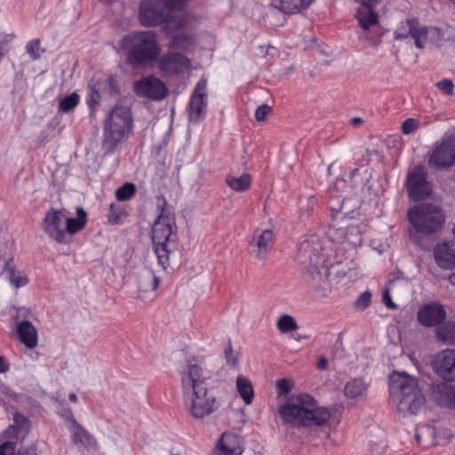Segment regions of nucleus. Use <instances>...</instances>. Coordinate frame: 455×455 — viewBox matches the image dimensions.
Listing matches in <instances>:
<instances>
[{
	"instance_id": "obj_1",
	"label": "nucleus",
	"mask_w": 455,
	"mask_h": 455,
	"mask_svg": "<svg viewBox=\"0 0 455 455\" xmlns=\"http://www.w3.org/2000/svg\"><path fill=\"white\" fill-rule=\"evenodd\" d=\"M315 237L306 239L298 248V259L303 263L308 259L305 279L315 288H320L324 282L339 283L350 268L340 261L331 263L325 254L319 252V249L315 246Z\"/></svg>"
},
{
	"instance_id": "obj_2",
	"label": "nucleus",
	"mask_w": 455,
	"mask_h": 455,
	"mask_svg": "<svg viewBox=\"0 0 455 455\" xmlns=\"http://www.w3.org/2000/svg\"><path fill=\"white\" fill-rule=\"evenodd\" d=\"M185 395L189 400L188 411L197 419L215 411L219 403L213 392L208 388L204 371L196 359L187 361V370L181 378Z\"/></svg>"
},
{
	"instance_id": "obj_3",
	"label": "nucleus",
	"mask_w": 455,
	"mask_h": 455,
	"mask_svg": "<svg viewBox=\"0 0 455 455\" xmlns=\"http://www.w3.org/2000/svg\"><path fill=\"white\" fill-rule=\"evenodd\" d=\"M283 424L289 427L303 428L325 426L331 411L325 406H318L315 398L302 394L289 399L278 408Z\"/></svg>"
},
{
	"instance_id": "obj_4",
	"label": "nucleus",
	"mask_w": 455,
	"mask_h": 455,
	"mask_svg": "<svg viewBox=\"0 0 455 455\" xmlns=\"http://www.w3.org/2000/svg\"><path fill=\"white\" fill-rule=\"evenodd\" d=\"M188 0H142L139 19L144 27H154L164 23L163 31L169 35L182 28L187 19L182 14H172V11L181 9Z\"/></svg>"
},
{
	"instance_id": "obj_5",
	"label": "nucleus",
	"mask_w": 455,
	"mask_h": 455,
	"mask_svg": "<svg viewBox=\"0 0 455 455\" xmlns=\"http://www.w3.org/2000/svg\"><path fill=\"white\" fill-rule=\"evenodd\" d=\"M121 45L127 52V62L134 67L156 61L161 52L156 35L152 31L130 33L123 37Z\"/></svg>"
},
{
	"instance_id": "obj_6",
	"label": "nucleus",
	"mask_w": 455,
	"mask_h": 455,
	"mask_svg": "<svg viewBox=\"0 0 455 455\" xmlns=\"http://www.w3.org/2000/svg\"><path fill=\"white\" fill-rule=\"evenodd\" d=\"M389 392L399 401L400 409L408 410L411 414H417L425 403L417 379L406 372L394 371L390 374Z\"/></svg>"
},
{
	"instance_id": "obj_7",
	"label": "nucleus",
	"mask_w": 455,
	"mask_h": 455,
	"mask_svg": "<svg viewBox=\"0 0 455 455\" xmlns=\"http://www.w3.org/2000/svg\"><path fill=\"white\" fill-rule=\"evenodd\" d=\"M345 201H342L340 208L336 210L340 217L336 216L330 225L327 235L333 242L345 243L359 247L363 242V234L367 229V225L363 221L348 216L347 209H345Z\"/></svg>"
},
{
	"instance_id": "obj_8",
	"label": "nucleus",
	"mask_w": 455,
	"mask_h": 455,
	"mask_svg": "<svg viewBox=\"0 0 455 455\" xmlns=\"http://www.w3.org/2000/svg\"><path fill=\"white\" fill-rule=\"evenodd\" d=\"M407 219L415 233L411 236L430 235L439 232L445 222L443 209L432 203L415 204L407 212Z\"/></svg>"
},
{
	"instance_id": "obj_9",
	"label": "nucleus",
	"mask_w": 455,
	"mask_h": 455,
	"mask_svg": "<svg viewBox=\"0 0 455 455\" xmlns=\"http://www.w3.org/2000/svg\"><path fill=\"white\" fill-rule=\"evenodd\" d=\"M132 131V116L129 108L115 106L104 123L102 148L113 152Z\"/></svg>"
},
{
	"instance_id": "obj_10",
	"label": "nucleus",
	"mask_w": 455,
	"mask_h": 455,
	"mask_svg": "<svg viewBox=\"0 0 455 455\" xmlns=\"http://www.w3.org/2000/svg\"><path fill=\"white\" fill-rule=\"evenodd\" d=\"M175 217L157 216L152 226V242L159 265L164 268L169 266L171 252L176 248L172 228Z\"/></svg>"
},
{
	"instance_id": "obj_11",
	"label": "nucleus",
	"mask_w": 455,
	"mask_h": 455,
	"mask_svg": "<svg viewBox=\"0 0 455 455\" xmlns=\"http://www.w3.org/2000/svg\"><path fill=\"white\" fill-rule=\"evenodd\" d=\"M406 188L408 196L415 202L424 200L431 195L432 186L427 180L424 165H416L408 172Z\"/></svg>"
},
{
	"instance_id": "obj_12",
	"label": "nucleus",
	"mask_w": 455,
	"mask_h": 455,
	"mask_svg": "<svg viewBox=\"0 0 455 455\" xmlns=\"http://www.w3.org/2000/svg\"><path fill=\"white\" fill-rule=\"evenodd\" d=\"M455 164V135L445 137L437 145L428 158L430 168L440 171Z\"/></svg>"
},
{
	"instance_id": "obj_13",
	"label": "nucleus",
	"mask_w": 455,
	"mask_h": 455,
	"mask_svg": "<svg viewBox=\"0 0 455 455\" xmlns=\"http://www.w3.org/2000/svg\"><path fill=\"white\" fill-rule=\"evenodd\" d=\"M133 91L138 96L153 100H163L168 94L165 84L154 76H148L136 81Z\"/></svg>"
},
{
	"instance_id": "obj_14",
	"label": "nucleus",
	"mask_w": 455,
	"mask_h": 455,
	"mask_svg": "<svg viewBox=\"0 0 455 455\" xmlns=\"http://www.w3.org/2000/svg\"><path fill=\"white\" fill-rule=\"evenodd\" d=\"M66 215L62 211L51 209L43 221L44 232L60 243H68V235L65 232Z\"/></svg>"
},
{
	"instance_id": "obj_15",
	"label": "nucleus",
	"mask_w": 455,
	"mask_h": 455,
	"mask_svg": "<svg viewBox=\"0 0 455 455\" xmlns=\"http://www.w3.org/2000/svg\"><path fill=\"white\" fill-rule=\"evenodd\" d=\"M207 106V80L200 79L189 102V121L198 123L204 119Z\"/></svg>"
},
{
	"instance_id": "obj_16",
	"label": "nucleus",
	"mask_w": 455,
	"mask_h": 455,
	"mask_svg": "<svg viewBox=\"0 0 455 455\" xmlns=\"http://www.w3.org/2000/svg\"><path fill=\"white\" fill-rule=\"evenodd\" d=\"M157 60L158 68L165 76L180 75L190 67V60L180 52H168Z\"/></svg>"
},
{
	"instance_id": "obj_17",
	"label": "nucleus",
	"mask_w": 455,
	"mask_h": 455,
	"mask_svg": "<svg viewBox=\"0 0 455 455\" xmlns=\"http://www.w3.org/2000/svg\"><path fill=\"white\" fill-rule=\"evenodd\" d=\"M275 243V235L272 229H256L250 242L252 254L258 259H266Z\"/></svg>"
},
{
	"instance_id": "obj_18",
	"label": "nucleus",
	"mask_w": 455,
	"mask_h": 455,
	"mask_svg": "<svg viewBox=\"0 0 455 455\" xmlns=\"http://www.w3.org/2000/svg\"><path fill=\"white\" fill-rule=\"evenodd\" d=\"M435 371L447 381L455 380V350L445 349L438 353L433 362Z\"/></svg>"
},
{
	"instance_id": "obj_19",
	"label": "nucleus",
	"mask_w": 455,
	"mask_h": 455,
	"mask_svg": "<svg viewBox=\"0 0 455 455\" xmlns=\"http://www.w3.org/2000/svg\"><path fill=\"white\" fill-rule=\"evenodd\" d=\"M434 259L436 265L446 270L455 268V241L437 243L434 248Z\"/></svg>"
},
{
	"instance_id": "obj_20",
	"label": "nucleus",
	"mask_w": 455,
	"mask_h": 455,
	"mask_svg": "<svg viewBox=\"0 0 455 455\" xmlns=\"http://www.w3.org/2000/svg\"><path fill=\"white\" fill-rule=\"evenodd\" d=\"M446 316L443 307L437 302H430L419 308L417 317L419 322L427 327L435 326Z\"/></svg>"
},
{
	"instance_id": "obj_21",
	"label": "nucleus",
	"mask_w": 455,
	"mask_h": 455,
	"mask_svg": "<svg viewBox=\"0 0 455 455\" xmlns=\"http://www.w3.org/2000/svg\"><path fill=\"white\" fill-rule=\"evenodd\" d=\"M243 442L238 435L223 433L219 439L213 455H242Z\"/></svg>"
},
{
	"instance_id": "obj_22",
	"label": "nucleus",
	"mask_w": 455,
	"mask_h": 455,
	"mask_svg": "<svg viewBox=\"0 0 455 455\" xmlns=\"http://www.w3.org/2000/svg\"><path fill=\"white\" fill-rule=\"evenodd\" d=\"M431 400L443 407L455 408V385L438 384L432 388Z\"/></svg>"
},
{
	"instance_id": "obj_23",
	"label": "nucleus",
	"mask_w": 455,
	"mask_h": 455,
	"mask_svg": "<svg viewBox=\"0 0 455 455\" xmlns=\"http://www.w3.org/2000/svg\"><path fill=\"white\" fill-rule=\"evenodd\" d=\"M362 6L359 7L355 14L361 28L367 30L371 26L378 23V14L373 10L374 4L360 0Z\"/></svg>"
},
{
	"instance_id": "obj_24",
	"label": "nucleus",
	"mask_w": 455,
	"mask_h": 455,
	"mask_svg": "<svg viewBox=\"0 0 455 455\" xmlns=\"http://www.w3.org/2000/svg\"><path fill=\"white\" fill-rule=\"evenodd\" d=\"M17 333L22 344L28 348L37 346V331L31 322L24 320L18 323Z\"/></svg>"
},
{
	"instance_id": "obj_25",
	"label": "nucleus",
	"mask_w": 455,
	"mask_h": 455,
	"mask_svg": "<svg viewBox=\"0 0 455 455\" xmlns=\"http://www.w3.org/2000/svg\"><path fill=\"white\" fill-rule=\"evenodd\" d=\"M72 442L78 446L88 449L96 445V441L91 434L76 420H73Z\"/></svg>"
},
{
	"instance_id": "obj_26",
	"label": "nucleus",
	"mask_w": 455,
	"mask_h": 455,
	"mask_svg": "<svg viewBox=\"0 0 455 455\" xmlns=\"http://www.w3.org/2000/svg\"><path fill=\"white\" fill-rule=\"evenodd\" d=\"M76 218H67L65 219V232L68 235V239L71 237V235L76 233L82 229L86 223V212L82 207L76 208Z\"/></svg>"
},
{
	"instance_id": "obj_27",
	"label": "nucleus",
	"mask_w": 455,
	"mask_h": 455,
	"mask_svg": "<svg viewBox=\"0 0 455 455\" xmlns=\"http://www.w3.org/2000/svg\"><path fill=\"white\" fill-rule=\"evenodd\" d=\"M367 388L368 384H366L363 379H351L344 387V395L348 399H355L365 395Z\"/></svg>"
},
{
	"instance_id": "obj_28",
	"label": "nucleus",
	"mask_w": 455,
	"mask_h": 455,
	"mask_svg": "<svg viewBox=\"0 0 455 455\" xmlns=\"http://www.w3.org/2000/svg\"><path fill=\"white\" fill-rule=\"evenodd\" d=\"M159 283L160 279L150 270L143 271L138 278V287L141 292L156 291Z\"/></svg>"
},
{
	"instance_id": "obj_29",
	"label": "nucleus",
	"mask_w": 455,
	"mask_h": 455,
	"mask_svg": "<svg viewBox=\"0 0 455 455\" xmlns=\"http://www.w3.org/2000/svg\"><path fill=\"white\" fill-rule=\"evenodd\" d=\"M236 388L243 402L246 404H251L254 397V391L251 381L243 376H238L236 379Z\"/></svg>"
},
{
	"instance_id": "obj_30",
	"label": "nucleus",
	"mask_w": 455,
	"mask_h": 455,
	"mask_svg": "<svg viewBox=\"0 0 455 455\" xmlns=\"http://www.w3.org/2000/svg\"><path fill=\"white\" fill-rule=\"evenodd\" d=\"M227 184L235 191L244 192L251 187V177L249 173H243L239 177L228 175L226 179Z\"/></svg>"
},
{
	"instance_id": "obj_31",
	"label": "nucleus",
	"mask_w": 455,
	"mask_h": 455,
	"mask_svg": "<svg viewBox=\"0 0 455 455\" xmlns=\"http://www.w3.org/2000/svg\"><path fill=\"white\" fill-rule=\"evenodd\" d=\"M194 44V37L191 35L184 33L175 34L168 44V49L172 50H188Z\"/></svg>"
},
{
	"instance_id": "obj_32",
	"label": "nucleus",
	"mask_w": 455,
	"mask_h": 455,
	"mask_svg": "<svg viewBox=\"0 0 455 455\" xmlns=\"http://www.w3.org/2000/svg\"><path fill=\"white\" fill-rule=\"evenodd\" d=\"M4 270L9 275L10 282L16 288L22 287L28 283V277L26 275H22L20 272L16 271L12 259H10L5 262Z\"/></svg>"
},
{
	"instance_id": "obj_33",
	"label": "nucleus",
	"mask_w": 455,
	"mask_h": 455,
	"mask_svg": "<svg viewBox=\"0 0 455 455\" xmlns=\"http://www.w3.org/2000/svg\"><path fill=\"white\" fill-rule=\"evenodd\" d=\"M436 337L439 340L455 344V322H446L436 329Z\"/></svg>"
},
{
	"instance_id": "obj_34",
	"label": "nucleus",
	"mask_w": 455,
	"mask_h": 455,
	"mask_svg": "<svg viewBox=\"0 0 455 455\" xmlns=\"http://www.w3.org/2000/svg\"><path fill=\"white\" fill-rule=\"evenodd\" d=\"M412 28V38L414 40V44L417 48L422 49L424 48L428 42V36H427V32H428V27L421 26L419 21L418 20L417 27Z\"/></svg>"
},
{
	"instance_id": "obj_35",
	"label": "nucleus",
	"mask_w": 455,
	"mask_h": 455,
	"mask_svg": "<svg viewBox=\"0 0 455 455\" xmlns=\"http://www.w3.org/2000/svg\"><path fill=\"white\" fill-rule=\"evenodd\" d=\"M446 32L447 28L439 29L436 27H428V32H427L428 42L437 47L444 46L447 42V35H444Z\"/></svg>"
},
{
	"instance_id": "obj_36",
	"label": "nucleus",
	"mask_w": 455,
	"mask_h": 455,
	"mask_svg": "<svg viewBox=\"0 0 455 455\" xmlns=\"http://www.w3.org/2000/svg\"><path fill=\"white\" fill-rule=\"evenodd\" d=\"M276 327L282 333H287L296 331L299 325L292 315L284 314L278 318Z\"/></svg>"
},
{
	"instance_id": "obj_37",
	"label": "nucleus",
	"mask_w": 455,
	"mask_h": 455,
	"mask_svg": "<svg viewBox=\"0 0 455 455\" xmlns=\"http://www.w3.org/2000/svg\"><path fill=\"white\" fill-rule=\"evenodd\" d=\"M275 6L284 13H296L303 10L299 0H276Z\"/></svg>"
},
{
	"instance_id": "obj_38",
	"label": "nucleus",
	"mask_w": 455,
	"mask_h": 455,
	"mask_svg": "<svg viewBox=\"0 0 455 455\" xmlns=\"http://www.w3.org/2000/svg\"><path fill=\"white\" fill-rule=\"evenodd\" d=\"M418 19H409L406 20L404 24H401V26L395 32V38L396 40H402L407 38L409 36L412 38V28L417 27Z\"/></svg>"
},
{
	"instance_id": "obj_39",
	"label": "nucleus",
	"mask_w": 455,
	"mask_h": 455,
	"mask_svg": "<svg viewBox=\"0 0 455 455\" xmlns=\"http://www.w3.org/2000/svg\"><path fill=\"white\" fill-rule=\"evenodd\" d=\"M78 102V94L76 92H73L60 100L59 110L63 113H69L77 106Z\"/></svg>"
},
{
	"instance_id": "obj_40",
	"label": "nucleus",
	"mask_w": 455,
	"mask_h": 455,
	"mask_svg": "<svg viewBox=\"0 0 455 455\" xmlns=\"http://www.w3.org/2000/svg\"><path fill=\"white\" fill-rule=\"evenodd\" d=\"M350 181L354 187L363 189L369 181L367 172H362L357 168L354 169L350 172Z\"/></svg>"
},
{
	"instance_id": "obj_41",
	"label": "nucleus",
	"mask_w": 455,
	"mask_h": 455,
	"mask_svg": "<svg viewBox=\"0 0 455 455\" xmlns=\"http://www.w3.org/2000/svg\"><path fill=\"white\" fill-rule=\"evenodd\" d=\"M444 35H447V42L443 46L444 53L449 58L455 59V28H447V32Z\"/></svg>"
},
{
	"instance_id": "obj_42",
	"label": "nucleus",
	"mask_w": 455,
	"mask_h": 455,
	"mask_svg": "<svg viewBox=\"0 0 455 455\" xmlns=\"http://www.w3.org/2000/svg\"><path fill=\"white\" fill-rule=\"evenodd\" d=\"M136 194V187L132 183H125L116 189V196L119 201L131 199Z\"/></svg>"
},
{
	"instance_id": "obj_43",
	"label": "nucleus",
	"mask_w": 455,
	"mask_h": 455,
	"mask_svg": "<svg viewBox=\"0 0 455 455\" xmlns=\"http://www.w3.org/2000/svg\"><path fill=\"white\" fill-rule=\"evenodd\" d=\"M156 206L159 211L158 216L167 215L168 217H174L172 208L167 204V201L164 196H156Z\"/></svg>"
},
{
	"instance_id": "obj_44",
	"label": "nucleus",
	"mask_w": 455,
	"mask_h": 455,
	"mask_svg": "<svg viewBox=\"0 0 455 455\" xmlns=\"http://www.w3.org/2000/svg\"><path fill=\"white\" fill-rule=\"evenodd\" d=\"M100 94L99 91L95 87L91 88L89 96L87 98V105L89 107L91 115H92L94 113V111L96 110V108H97L98 104L100 103Z\"/></svg>"
},
{
	"instance_id": "obj_45",
	"label": "nucleus",
	"mask_w": 455,
	"mask_h": 455,
	"mask_svg": "<svg viewBox=\"0 0 455 455\" xmlns=\"http://www.w3.org/2000/svg\"><path fill=\"white\" fill-rule=\"evenodd\" d=\"M18 439V427L14 425H10L0 435V441H12L16 444Z\"/></svg>"
},
{
	"instance_id": "obj_46",
	"label": "nucleus",
	"mask_w": 455,
	"mask_h": 455,
	"mask_svg": "<svg viewBox=\"0 0 455 455\" xmlns=\"http://www.w3.org/2000/svg\"><path fill=\"white\" fill-rule=\"evenodd\" d=\"M27 52L34 59V60H37L41 57V52H44V50H42L40 48V40L39 39H35V40H32L30 41L28 44H27Z\"/></svg>"
},
{
	"instance_id": "obj_47",
	"label": "nucleus",
	"mask_w": 455,
	"mask_h": 455,
	"mask_svg": "<svg viewBox=\"0 0 455 455\" xmlns=\"http://www.w3.org/2000/svg\"><path fill=\"white\" fill-rule=\"evenodd\" d=\"M124 215V212L119 204H111L109 206V221L117 223Z\"/></svg>"
},
{
	"instance_id": "obj_48",
	"label": "nucleus",
	"mask_w": 455,
	"mask_h": 455,
	"mask_svg": "<svg viewBox=\"0 0 455 455\" xmlns=\"http://www.w3.org/2000/svg\"><path fill=\"white\" fill-rule=\"evenodd\" d=\"M371 299V294L370 291H363L358 299L355 301V307L357 309L363 310L369 307Z\"/></svg>"
},
{
	"instance_id": "obj_49",
	"label": "nucleus",
	"mask_w": 455,
	"mask_h": 455,
	"mask_svg": "<svg viewBox=\"0 0 455 455\" xmlns=\"http://www.w3.org/2000/svg\"><path fill=\"white\" fill-rule=\"evenodd\" d=\"M436 86L444 94L451 95L453 93L454 84L451 79H442L437 82Z\"/></svg>"
},
{
	"instance_id": "obj_50",
	"label": "nucleus",
	"mask_w": 455,
	"mask_h": 455,
	"mask_svg": "<svg viewBox=\"0 0 455 455\" xmlns=\"http://www.w3.org/2000/svg\"><path fill=\"white\" fill-rule=\"evenodd\" d=\"M419 125V122L414 118L406 119L402 124V132L403 134H410L414 132Z\"/></svg>"
},
{
	"instance_id": "obj_51",
	"label": "nucleus",
	"mask_w": 455,
	"mask_h": 455,
	"mask_svg": "<svg viewBox=\"0 0 455 455\" xmlns=\"http://www.w3.org/2000/svg\"><path fill=\"white\" fill-rule=\"evenodd\" d=\"M225 357L227 359V362L231 366L235 367L237 365L238 363V353L235 352L232 349L230 342L228 343V347L225 349Z\"/></svg>"
},
{
	"instance_id": "obj_52",
	"label": "nucleus",
	"mask_w": 455,
	"mask_h": 455,
	"mask_svg": "<svg viewBox=\"0 0 455 455\" xmlns=\"http://www.w3.org/2000/svg\"><path fill=\"white\" fill-rule=\"evenodd\" d=\"M272 108L267 104L259 106L255 111V118L257 121H264L266 116L271 112Z\"/></svg>"
},
{
	"instance_id": "obj_53",
	"label": "nucleus",
	"mask_w": 455,
	"mask_h": 455,
	"mask_svg": "<svg viewBox=\"0 0 455 455\" xmlns=\"http://www.w3.org/2000/svg\"><path fill=\"white\" fill-rule=\"evenodd\" d=\"M291 383L286 379H281L276 382V387L279 395H287L291 390Z\"/></svg>"
},
{
	"instance_id": "obj_54",
	"label": "nucleus",
	"mask_w": 455,
	"mask_h": 455,
	"mask_svg": "<svg viewBox=\"0 0 455 455\" xmlns=\"http://www.w3.org/2000/svg\"><path fill=\"white\" fill-rule=\"evenodd\" d=\"M15 443L12 441H4L0 444V455H14Z\"/></svg>"
},
{
	"instance_id": "obj_55",
	"label": "nucleus",
	"mask_w": 455,
	"mask_h": 455,
	"mask_svg": "<svg viewBox=\"0 0 455 455\" xmlns=\"http://www.w3.org/2000/svg\"><path fill=\"white\" fill-rule=\"evenodd\" d=\"M382 302L385 304V306L387 308H390V309H396L397 308V305L395 304L393 302L392 299H391L390 291H389V287L388 286H386L385 289L382 291Z\"/></svg>"
},
{
	"instance_id": "obj_56",
	"label": "nucleus",
	"mask_w": 455,
	"mask_h": 455,
	"mask_svg": "<svg viewBox=\"0 0 455 455\" xmlns=\"http://www.w3.org/2000/svg\"><path fill=\"white\" fill-rule=\"evenodd\" d=\"M13 420L17 425H22L23 423L28 421L27 419L19 412L14 413Z\"/></svg>"
},
{
	"instance_id": "obj_57",
	"label": "nucleus",
	"mask_w": 455,
	"mask_h": 455,
	"mask_svg": "<svg viewBox=\"0 0 455 455\" xmlns=\"http://www.w3.org/2000/svg\"><path fill=\"white\" fill-rule=\"evenodd\" d=\"M15 455H37V454L34 448H26L23 450H19V451Z\"/></svg>"
},
{
	"instance_id": "obj_58",
	"label": "nucleus",
	"mask_w": 455,
	"mask_h": 455,
	"mask_svg": "<svg viewBox=\"0 0 455 455\" xmlns=\"http://www.w3.org/2000/svg\"><path fill=\"white\" fill-rule=\"evenodd\" d=\"M327 365H328L327 359L325 357L322 356L319 358L316 367L319 370H325L327 368Z\"/></svg>"
},
{
	"instance_id": "obj_59",
	"label": "nucleus",
	"mask_w": 455,
	"mask_h": 455,
	"mask_svg": "<svg viewBox=\"0 0 455 455\" xmlns=\"http://www.w3.org/2000/svg\"><path fill=\"white\" fill-rule=\"evenodd\" d=\"M9 365L6 363L5 359L0 355V373H4L8 371Z\"/></svg>"
},
{
	"instance_id": "obj_60",
	"label": "nucleus",
	"mask_w": 455,
	"mask_h": 455,
	"mask_svg": "<svg viewBox=\"0 0 455 455\" xmlns=\"http://www.w3.org/2000/svg\"><path fill=\"white\" fill-rule=\"evenodd\" d=\"M301 2V5L303 10L307 9L309 5L315 1V0H299Z\"/></svg>"
},
{
	"instance_id": "obj_61",
	"label": "nucleus",
	"mask_w": 455,
	"mask_h": 455,
	"mask_svg": "<svg viewBox=\"0 0 455 455\" xmlns=\"http://www.w3.org/2000/svg\"><path fill=\"white\" fill-rule=\"evenodd\" d=\"M68 399L73 402V403H76L77 401V396L75 393H71L69 395H68Z\"/></svg>"
},
{
	"instance_id": "obj_62",
	"label": "nucleus",
	"mask_w": 455,
	"mask_h": 455,
	"mask_svg": "<svg viewBox=\"0 0 455 455\" xmlns=\"http://www.w3.org/2000/svg\"><path fill=\"white\" fill-rule=\"evenodd\" d=\"M293 71V67L292 66H290L286 68L283 69V75H289L290 73H291Z\"/></svg>"
},
{
	"instance_id": "obj_63",
	"label": "nucleus",
	"mask_w": 455,
	"mask_h": 455,
	"mask_svg": "<svg viewBox=\"0 0 455 455\" xmlns=\"http://www.w3.org/2000/svg\"><path fill=\"white\" fill-rule=\"evenodd\" d=\"M449 281L452 285H455V273L450 275Z\"/></svg>"
},
{
	"instance_id": "obj_64",
	"label": "nucleus",
	"mask_w": 455,
	"mask_h": 455,
	"mask_svg": "<svg viewBox=\"0 0 455 455\" xmlns=\"http://www.w3.org/2000/svg\"><path fill=\"white\" fill-rule=\"evenodd\" d=\"M352 123H353V124L356 125V124L362 123V119L359 118V117H355V118L352 119Z\"/></svg>"
}]
</instances>
